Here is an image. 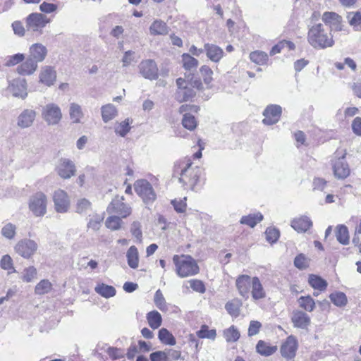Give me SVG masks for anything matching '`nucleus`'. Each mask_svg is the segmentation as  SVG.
Segmentation results:
<instances>
[{
    "mask_svg": "<svg viewBox=\"0 0 361 361\" xmlns=\"http://www.w3.org/2000/svg\"><path fill=\"white\" fill-rule=\"evenodd\" d=\"M202 169L193 165L190 158H183L177 161L173 166V177L178 178L183 185L193 190L200 181Z\"/></svg>",
    "mask_w": 361,
    "mask_h": 361,
    "instance_id": "f257e3e1",
    "label": "nucleus"
},
{
    "mask_svg": "<svg viewBox=\"0 0 361 361\" xmlns=\"http://www.w3.org/2000/svg\"><path fill=\"white\" fill-rule=\"evenodd\" d=\"M235 286L239 294L247 299L251 295L253 300H262L266 298V291L258 277L240 275L235 281Z\"/></svg>",
    "mask_w": 361,
    "mask_h": 361,
    "instance_id": "f03ea898",
    "label": "nucleus"
},
{
    "mask_svg": "<svg viewBox=\"0 0 361 361\" xmlns=\"http://www.w3.org/2000/svg\"><path fill=\"white\" fill-rule=\"evenodd\" d=\"M308 43L316 49H325L334 44L333 35L327 25L317 23L310 27L307 33Z\"/></svg>",
    "mask_w": 361,
    "mask_h": 361,
    "instance_id": "7ed1b4c3",
    "label": "nucleus"
},
{
    "mask_svg": "<svg viewBox=\"0 0 361 361\" xmlns=\"http://www.w3.org/2000/svg\"><path fill=\"white\" fill-rule=\"evenodd\" d=\"M173 262L176 267V272L180 278H186L197 274L200 268L196 260L188 255H175Z\"/></svg>",
    "mask_w": 361,
    "mask_h": 361,
    "instance_id": "20e7f679",
    "label": "nucleus"
},
{
    "mask_svg": "<svg viewBox=\"0 0 361 361\" xmlns=\"http://www.w3.org/2000/svg\"><path fill=\"white\" fill-rule=\"evenodd\" d=\"M177 91L176 92V99L179 102H183L192 99L195 95L194 88L200 90L202 87L200 80H195L193 82H189L182 78L176 80Z\"/></svg>",
    "mask_w": 361,
    "mask_h": 361,
    "instance_id": "39448f33",
    "label": "nucleus"
},
{
    "mask_svg": "<svg viewBox=\"0 0 361 361\" xmlns=\"http://www.w3.org/2000/svg\"><path fill=\"white\" fill-rule=\"evenodd\" d=\"M134 189L137 195L142 198L145 204H151L157 198V195L149 181L140 179L135 182Z\"/></svg>",
    "mask_w": 361,
    "mask_h": 361,
    "instance_id": "423d86ee",
    "label": "nucleus"
},
{
    "mask_svg": "<svg viewBox=\"0 0 361 361\" xmlns=\"http://www.w3.org/2000/svg\"><path fill=\"white\" fill-rule=\"evenodd\" d=\"M47 196L42 192H36L29 199V209L35 216H43L47 213Z\"/></svg>",
    "mask_w": 361,
    "mask_h": 361,
    "instance_id": "0eeeda50",
    "label": "nucleus"
},
{
    "mask_svg": "<svg viewBox=\"0 0 361 361\" xmlns=\"http://www.w3.org/2000/svg\"><path fill=\"white\" fill-rule=\"evenodd\" d=\"M42 117L48 126L58 125L62 119L61 109L55 103H49L42 109Z\"/></svg>",
    "mask_w": 361,
    "mask_h": 361,
    "instance_id": "6e6552de",
    "label": "nucleus"
},
{
    "mask_svg": "<svg viewBox=\"0 0 361 361\" xmlns=\"http://www.w3.org/2000/svg\"><path fill=\"white\" fill-rule=\"evenodd\" d=\"M123 196L115 197L107 207V212L109 214H118L122 218H126L131 212V207L126 204Z\"/></svg>",
    "mask_w": 361,
    "mask_h": 361,
    "instance_id": "1a4fd4ad",
    "label": "nucleus"
},
{
    "mask_svg": "<svg viewBox=\"0 0 361 361\" xmlns=\"http://www.w3.org/2000/svg\"><path fill=\"white\" fill-rule=\"evenodd\" d=\"M37 243L31 239H23L17 243L15 246L16 252L21 257L29 259L37 251Z\"/></svg>",
    "mask_w": 361,
    "mask_h": 361,
    "instance_id": "9d476101",
    "label": "nucleus"
},
{
    "mask_svg": "<svg viewBox=\"0 0 361 361\" xmlns=\"http://www.w3.org/2000/svg\"><path fill=\"white\" fill-rule=\"evenodd\" d=\"M27 27L32 32H42V30L49 23L48 18L39 13H33L27 18Z\"/></svg>",
    "mask_w": 361,
    "mask_h": 361,
    "instance_id": "9b49d317",
    "label": "nucleus"
},
{
    "mask_svg": "<svg viewBox=\"0 0 361 361\" xmlns=\"http://www.w3.org/2000/svg\"><path fill=\"white\" fill-rule=\"evenodd\" d=\"M7 90L15 97L25 99L27 97V81L24 78L13 80L9 82Z\"/></svg>",
    "mask_w": 361,
    "mask_h": 361,
    "instance_id": "f8f14e48",
    "label": "nucleus"
},
{
    "mask_svg": "<svg viewBox=\"0 0 361 361\" xmlns=\"http://www.w3.org/2000/svg\"><path fill=\"white\" fill-rule=\"evenodd\" d=\"M57 174L63 179H69L75 176L76 167L73 161L61 158L56 167Z\"/></svg>",
    "mask_w": 361,
    "mask_h": 361,
    "instance_id": "ddd939ff",
    "label": "nucleus"
},
{
    "mask_svg": "<svg viewBox=\"0 0 361 361\" xmlns=\"http://www.w3.org/2000/svg\"><path fill=\"white\" fill-rule=\"evenodd\" d=\"M140 74L146 79L153 80L158 78V68L154 61L147 59L141 61L138 66Z\"/></svg>",
    "mask_w": 361,
    "mask_h": 361,
    "instance_id": "4468645a",
    "label": "nucleus"
},
{
    "mask_svg": "<svg viewBox=\"0 0 361 361\" xmlns=\"http://www.w3.org/2000/svg\"><path fill=\"white\" fill-rule=\"evenodd\" d=\"M298 348V343L296 338L292 335L289 336L281 346V354L286 359H293L295 356Z\"/></svg>",
    "mask_w": 361,
    "mask_h": 361,
    "instance_id": "2eb2a0df",
    "label": "nucleus"
},
{
    "mask_svg": "<svg viewBox=\"0 0 361 361\" xmlns=\"http://www.w3.org/2000/svg\"><path fill=\"white\" fill-rule=\"evenodd\" d=\"M53 200L55 209L57 212L65 213L70 206V200L67 193L61 189L56 190L54 193Z\"/></svg>",
    "mask_w": 361,
    "mask_h": 361,
    "instance_id": "dca6fc26",
    "label": "nucleus"
},
{
    "mask_svg": "<svg viewBox=\"0 0 361 361\" xmlns=\"http://www.w3.org/2000/svg\"><path fill=\"white\" fill-rule=\"evenodd\" d=\"M56 80V71L53 66H44L40 69L39 82L47 87L54 85Z\"/></svg>",
    "mask_w": 361,
    "mask_h": 361,
    "instance_id": "f3484780",
    "label": "nucleus"
},
{
    "mask_svg": "<svg viewBox=\"0 0 361 361\" xmlns=\"http://www.w3.org/2000/svg\"><path fill=\"white\" fill-rule=\"evenodd\" d=\"M282 109L280 106L272 104L268 106L264 111V116L262 122L265 125H273L276 123L281 117Z\"/></svg>",
    "mask_w": 361,
    "mask_h": 361,
    "instance_id": "a211bd4d",
    "label": "nucleus"
},
{
    "mask_svg": "<svg viewBox=\"0 0 361 361\" xmlns=\"http://www.w3.org/2000/svg\"><path fill=\"white\" fill-rule=\"evenodd\" d=\"M204 50L207 57L214 63H219L225 54L222 48L212 43H205Z\"/></svg>",
    "mask_w": 361,
    "mask_h": 361,
    "instance_id": "6ab92c4d",
    "label": "nucleus"
},
{
    "mask_svg": "<svg viewBox=\"0 0 361 361\" xmlns=\"http://www.w3.org/2000/svg\"><path fill=\"white\" fill-rule=\"evenodd\" d=\"M344 158L345 154L336 159L333 164L334 174L338 179H345L350 175V168Z\"/></svg>",
    "mask_w": 361,
    "mask_h": 361,
    "instance_id": "aec40b11",
    "label": "nucleus"
},
{
    "mask_svg": "<svg viewBox=\"0 0 361 361\" xmlns=\"http://www.w3.org/2000/svg\"><path fill=\"white\" fill-rule=\"evenodd\" d=\"M37 113L31 109H24L18 116L17 125L21 128L30 127L36 118Z\"/></svg>",
    "mask_w": 361,
    "mask_h": 361,
    "instance_id": "412c9836",
    "label": "nucleus"
},
{
    "mask_svg": "<svg viewBox=\"0 0 361 361\" xmlns=\"http://www.w3.org/2000/svg\"><path fill=\"white\" fill-rule=\"evenodd\" d=\"M291 321L295 327L302 329H307L311 322L308 314L301 310H295L293 312Z\"/></svg>",
    "mask_w": 361,
    "mask_h": 361,
    "instance_id": "4be33fe9",
    "label": "nucleus"
},
{
    "mask_svg": "<svg viewBox=\"0 0 361 361\" xmlns=\"http://www.w3.org/2000/svg\"><path fill=\"white\" fill-rule=\"evenodd\" d=\"M47 54V49L42 44L36 43L30 47V59L35 61L37 63L43 61Z\"/></svg>",
    "mask_w": 361,
    "mask_h": 361,
    "instance_id": "5701e85b",
    "label": "nucleus"
},
{
    "mask_svg": "<svg viewBox=\"0 0 361 361\" xmlns=\"http://www.w3.org/2000/svg\"><path fill=\"white\" fill-rule=\"evenodd\" d=\"M84 113L80 105L77 103H71L69 107V116L73 123H82Z\"/></svg>",
    "mask_w": 361,
    "mask_h": 361,
    "instance_id": "b1692460",
    "label": "nucleus"
},
{
    "mask_svg": "<svg viewBox=\"0 0 361 361\" xmlns=\"http://www.w3.org/2000/svg\"><path fill=\"white\" fill-rule=\"evenodd\" d=\"M278 348L264 341L259 340L256 345V352L262 356L268 357L274 354Z\"/></svg>",
    "mask_w": 361,
    "mask_h": 361,
    "instance_id": "393cba45",
    "label": "nucleus"
},
{
    "mask_svg": "<svg viewBox=\"0 0 361 361\" xmlns=\"http://www.w3.org/2000/svg\"><path fill=\"white\" fill-rule=\"evenodd\" d=\"M322 20L326 24H329L336 30H341V18L334 12H325L322 16Z\"/></svg>",
    "mask_w": 361,
    "mask_h": 361,
    "instance_id": "a878e982",
    "label": "nucleus"
},
{
    "mask_svg": "<svg viewBox=\"0 0 361 361\" xmlns=\"http://www.w3.org/2000/svg\"><path fill=\"white\" fill-rule=\"evenodd\" d=\"M37 68V63L33 59H27L24 63L17 67V72L20 75H29L35 73Z\"/></svg>",
    "mask_w": 361,
    "mask_h": 361,
    "instance_id": "bb28decb",
    "label": "nucleus"
},
{
    "mask_svg": "<svg viewBox=\"0 0 361 361\" xmlns=\"http://www.w3.org/2000/svg\"><path fill=\"white\" fill-rule=\"evenodd\" d=\"M311 220L307 216L295 219L291 222V226L298 232H305L312 226Z\"/></svg>",
    "mask_w": 361,
    "mask_h": 361,
    "instance_id": "cd10ccee",
    "label": "nucleus"
},
{
    "mask_svg": "<svg viewBox=\"0 0 361 361\" xmlns=\"http://www.w3.org/2000/svg\"><path fill=\"white\" fill-rule=\"evenodd\" d=\"M168 31V26L161 20H154L149 27V32L152 35H166Z\"/></svg>",
    "mask_w": 361,
    "mask_h": 361,
    "instance_id": "c85d7f7f",
    "label": "nucleus"
},
{
    "mask_svg": "<svg viewBox=\"0 0 361 361\" xmlns=\"http://www.w3.org/2000/svg\"><path fill=\"white\" fill-rule=\"evenodd\" d=\"M126 258L128 266L132 269H137L139 265V254L137 248L132 245L126 252Z\"/></svg>",
    "mask_w": 361,
    "mask_h": 361,
    "instance_id": "c756f323",
    "label": "nucleus"
},
{
    "mask_svg": "<svg viewBox=\"0 0 361 361\" xmlns=\"http://www.w3.org/2000/svg\"><path fill=\"white\" fill-rule=\"evenodd\" d=\"M102 117L104 123L114 119L118 114L116 106L111 104L104 105L101 108Z\"/></svg>",
    "mask_w": 361,
    "mask_h": 361,
    "instance_id": "7c9ffc66",
    "label": "nucleus"
},
{
    "mask_svg": "<svg viewBox=\"0 0 361 361\" xmlns=\"http://www.w3.org/2000/svg\"><path fill=\"white\" fill-rule=\"evenodd\" d=\"M336 237L342 245H348L350 242V235L346 226L341 224L336 228Z\"/></svg>",
    "mask_w": 361,
    "mask_h": 361,
    "instance_id": "2f4dec72",
    "label": "nucleus"
},
{
    "mask_svg": "<svg viewBox=\"0 0 361 361\" xmlns=\"http://www.w3.org/2000/svg\"><path fill=\"white\" fill-rule=\"evenodd\" d=\"M146 317L148 324L152 329H157L161 325L162 317L159 312L151 311L147 314Z\"/></svg>",
    "mask_w": 361,
    "mask_h": 361,
    "instance_id": "473e14b6",
    "label": "nucleus"
},
{
    "mask_svg": "<svg viewBox=\"0 0 361 361\" xmlns=\"http://www.w3.org/2000/svg\"><path fill=\"white\" fill-rule=\"evenodd\" d=\"M347 19L355 30L361 31V8L355 12L348 13Z\"/></svg>",
    "mask_w": 361,
    "mask_h": 361,
    "instance_id": "72a5a7b5",
    "label": "nucleus"
},
{
    "mask_svg": "<svg viewBox=\"0 0 361 361\" xmlns=\"http://www.w3.org/2000/svg\"><path fill=\"white\" fill-rule=\"evenodd\" d=\"M263 219V215L259 213L250 214L247 216H243L240 219V224L247 225L251 228L255 227L259 222Z\"/></svg>",
    "mask_w": 361,
    "mask_h": 361,
    "instance_id": "f704fd0d",
    "label": "nucleus"
},
{
    "mask_svg": "<svg viewBox=\"0 0 361 361\" xmlns=\"http://www.w3.org/2000/svg\"><path fill=\"white\" fill-rule=\"evenodd\" d=\"M308 283L314 289H317L320 291L326 290L327 287V282L320 276L314 274H310L309 276Z\"/></svg>",
    "mask_w": 361,
    "mask_h": 361,
    "instance_id": "c9c22d12",
    "label": "nucleus"
},
{
    "mask_svg": "<svg viewBox=\"0 0 361 361\" xmlns=\"http://www.w3.org/2000/svg\"><path fill=\"white\" fill-rule=\"evenodd\" d=\"M154 302L156 307L161 312H167L169 310L170 304L166 302L161 291L159 289L155 292L154 297Z\"/></svg>",
    "mask_w": 361,
    "mask_h": 361,
    "instance_id": "e433bc0d",
    "label": "nucleus"
},
{
    "mask_svg": "<svg viewBox=\"0 0 361 361\" xmlns=\"http://www.w3.org/2000/svg\"><path fill=\"white\" fill-rule=\"evenodd\" d=\"M94 290L96 293L106 298L114 296L116 292L113 286L104 283L98 284Z\"/></svg>",
    "mask_w": 361,
    "mask_h": 361,
    "instance_id": "4c0bfd02",
    "label": "nucleus"
},
{
    "mask_svg": "<svg viewBox=\"0 0 361 361\" xmlns=\"http://www.w3.org/2000/svg\"><path fill=\"white\" fill-rule=\"evenodd\" d=\"M329 298L332 303L336 307H342L345 306L348 303L347 296L343 292L337 291L332 293L330 294Z\"/></svg>",
    "mask_w": 361,
    "mask_h": 361,
    "instance_id": "58836bf2",
    "label": "nucleus"
},
{
    "mask_svg": "<svg viewBox=\"0 0 361 361\" xmlns=\"http://www.w3.org/2000/svg\"><path fill=\"white\" fill-rule=\"evenodd\" d=\"M158 337L160 341L165 345H175L176 343V338L173 334L165 328H162L159 331Z\"/></svg>",
    "mask_w": 361,
    "mask_h": 361,
    "instance_id": "ea45409f",
    "label": "nucleus"
},
{
    "mask_svg": "<svg viewBox=\"0 0 361 361\" xmlns=\"http://www.w3.org/2000/svg\"><path fill=\"white\" fill-rule=\"evenodd\" d=\"M299 306L307 312H312L315 308V302L310 295L300 296L298 300Z\"/></svg>",
    "mask_w": 361,
    "mask_h": 361,
    "instance_id": "a19ab883",
    "label": "nucleus"
},
{
    "mask_svg": "<svg viewBox=\"0 0 361 361\" xmlns=\"http://www.w3.org/2000/svg\"><path fill=\"white\" fill-rule=\"evenodd\" d=\"M242 303L239 300L234 299L228 302L225 305V308L230 315L237 317L240 314V307Z\"/></svg>",
    "mask_w": 361,
    "mask_h": 361,
    "instance_id": "79ce46f5",
    "label": "nucleus"
},
{
    "mask_svg": "<svg viewBox=\"0 0 361 361\" xmlns=\"http://www.w3.org/2000/svg\"><path fill=\"white\" fill-rule=\"evenodd\" d=\"M182 63L183 68L187 71L195 69L199 64L198 60L189 54L182 55Z\"/></svg>",
    "mask_w": 361,
    "mask_h": 361,
    "instance_id": "37998d69",
    "label": "nucleus"
},
{
    "mask_svg": "<svg viewBox=\"0 0 361 361\" xmlns=\"http://www.w3.org/2000/svg\"><path fill=\"white\" fill-rule=\"evenodd\" d=\"M250 60L257 65H265L268 61V55L262 51H255L250 54Z\"/></svg>",
    "mask_w": 361,
    "mask_h": 361,
    "instance_id": "c03bdc74",
    "label": "nucleus"
},
{
    "mask_svg": "<svg viewBox=\"0 0 361 361\" xmlns=\"http://www.w3.org/2000/svg\"><path fill=\"white\" fill-rule=\"evenodd\" d=\"M240 336V332L235 326H231L224 331V336L227 342H235Z\"/></svg>",
    "mask_w": 361,
    "mask_h": 361,
    "instance_id": "a18cd8bd",
    "label": "nucleus"
},
{
    "mask_svg": "<svg viewBox=\"0 0 361 361\" xmlns=\"http://www.w3.org/2000/svg\"><path fill=\"white\" fill-rule=\"evenodd\" d=\"M123 221L121 217L117 216H109L105 221V225L106 228L111 231H118L121 228Z\"/></svg>",
    "mask_w": 361,
    "mask_h": 361,
    "instance_id": "49530a36",
    "label": "nucleus"
},
{
    "mask_svg": "<svg viewBox=\"0 0 361 361\" xmlns=\"http://www.w3.org/2000/svg\"><path fill=\"white\" fill-rule=\"evenodd\" d=\"M51 289V283L47 279H43L36 285L35 292L37 295H44L50 292Z\"/></svg>",
    "mask_w": 361,
    "mask_h": 361,
    "instance_id": "de8ad7c7",
    "label": "nucleus"
},
{
    "mask_svg": "<svg viewBox=\"0 0 361 361\" xmlns=\"http://www.w3.org/2000/svg\"><path fill=\"white\" fill-rule=\"evenodd\" d=\"M1 235L8 240H12L16 234V226L12 223H6L1 230Z\"/></svg>",
    "mask_w": 361,
    "mask_h": 361,
    "instance_id": "09e8293b",
    "label": "nucleus"
},
{
    "mask_svg": "<svg viewBox=\"0 0 361 361\" xmlns=\"http://www.w3.org/2000/svg\"><path fill=\"white\" fill-rule=\"evenodd\" d=\"M130 123L131 121L126 118L123 121L117 123L115 126V133L121 137H124L130 130Z\"/></svg>",
    "mask_w": 361,
    "mask_h": 361,
    "instance_id": "8fccbe9b",
    "label": "nucleus"
},
{
    "mask_svg": "<svg viewBox=\"0 0 361 361\" xmlns=\"http://www.w3.org/2000/svg\"><path fill=\"white\" fill-rule=\"evenodd\" d=\"M197 336L200 338H209L214 340L216 336L215 329H209L208 326L202 325L200 329L197 331Z\"/></svg>",
    "mask_w": 361,
    "mask_h": 361,
    "instance_id": "3c124183",
    "label": "nucleus"
},
{
    "mask_svg": "<svg viewBox=\"0 0 361 361\" xmlns=\"http://www.w3.org/2000/svg\"><path fill=\"white\" fill-rule=\"evenodd\" d=\"M182 124L186 129L193 130L196 128L197 123L194 116L190 114L185 113L182 119Z\"/></svg>",
    "mask_w": 361,
    "mask_h": 361,
    "instance_id": "603ef678",
    "label": "nucleus"
},
{
    "mask_svg": "<svg viewBox=\"0 0 361 361\" xmlns=\"http://www.w3.org/2000/svg\"><path fill=\"white\" fill-rule=\"evenodd\" d=\"M201 76L203 78L204 83L207 85H210L213 80V71L207 65H203L200 68Z\"/></svg>",
    "mask_w": 361,
    "mask_h": 361,
    "instance_id": "864d4df0",
    "label": "nucleus"
},
{
    "mask_svg": "<svg viewBox=\"0 0 361 361\" xmlns=\"http://www.w3.org/2000/svg\"><path fill=\"white\" fill-rule=\"evenodd\" d=\"M37 274L36 268L30 266L23 270L21 279L24 282L29 283L36 278Z\"/></svg>",
    "mask_w": 361,
    "mask_h": 361,
    "instance_id": "5fc2aeb1",
    "label": "nucleus"
},
{
    "mask_svg": "<svg viewBox=\"0 0 361 361\" xmlns=\"http://www.w3.org/2000/svg\"><path fill=\"white\" fill-rule=\"evenodd\" d=\"M1 267L4 270H8V274L16 272V269L13 266V260L8 255H5L2 257L0 262Z\"/></svg>",
    "mask_w": 361,
    "mask_h": 361,
    "instance_id": "6e6d98bb",
    "label": "nucleus"
},
{
    "mask_svg": "<svg viewBox=\"0 0 361 361\" xmlns=\"http://www.w3.org/2000/svg\"><path fill=\"white\" fill-rule=\"evenodd\" d=\"M294 265L299 269H305L309 266V259L305 255L300 254L295 257Z\"/></svg>",
    "mask_w": 361,
    "mask_h": 361,
    "instance_id": "4d7b16f0",
    "label": "nucleus"
},
{
    "mask_svg": "<svg viewBox=\"0 0 361 361\" xmlns=\"http://www.w3.org/2000/svg\"><path fill=\"white\" fill-rule=\"evenodd\" d=\"M186 200L187 198L185 197L183 198L175 199L171 201V204L178 213H183L185 212L187 207Z\"/></svg>",
    "mask_w": 361,
    "mask_h": 361,
    "instance_id": "13d9d810",
    "label": "nucleus"
},
{
    "mask_svg": "<svg viewBox=\"0 0 361 361\" xmlns=\"http://www.w3.org/2000/svg\"><path fill=\"white\" fill-rule=\"evenodd\" d=\"M190 288L195 292L204 293L206 291V288L204 283L198 279H191L188 281Z\"/></svg>",
    "mask_w": 361,
    "mask_h": 361,
    "instance_id": "bf43d9fd",
    "label": "nucleus"
},
{
    "mask_svg": "<svg viewBox=\"0 0 361 361\" xmlns=\"http://www.w3.org/2000/svg\"><path fill=\"white\" fill-rule=\"evenodd\" d=\"M265 235L267 240L270 243H274L279 238V231L274 228H268L266 230Z\"/></svg>",
    "mask_w": 361,
    "mask_h": 361,
    "instance_id": "052dcab7",
    "label": "nucleus"
},
{
    "mask_svg": "<svg viewBox=\"0 0 361 361\" xmlns=\"http://www.w3.org/2000/svg\"><path fill=\"white\" fill-rule=\"evenodd\" d=\"M91 203L87 199H81L79 200L77 206H76V212L80 214H83L87 212L89 209H90Z\"/></svg>",
    "mask_w": 361,
    "mask_h": 361,
    "instance_id": "680f3d73",
    "label": "nucleus"
},
{
    "mask_svg": "<svg viewBox=\"0 0 361 361\" xmlns=\"http://www.w3.org/2000/svg\"><path fill=\"white\" fill-rule=\"evenodd\" d=\"M106 352L114 360H118L124 357V352L120 348L108 347Z\"/></svg>",
    "mask_w": 361,
    "mask_h": 361,
    "instance_id": "e2e57ef3",
    "label": "nucleus"
},
{
    "mask_svg": "<svg viewBox=\"0 0 361 361\" xmlns=\"http://www.w3.org/2000/svg\"><path fill=\"white\" fill-rule=\"evenodd\" d=\"M151 361H169L168 355L165 350H158L150 354Z\"/></svg>",
    "mask_w": 361,
    "mask_h": 361,
    "instance_id": "0e129e2a",
    "label": "nucleus"
},
{
    "mask_svg": "<svg viewBox=\"0 0 361 361\" xmlns=\"http://www.w3.org/2000/svg\"><path fill=\"white\" fill-rule=\"evenodd\" d=\"M262 328V324L258 321H251L248 327L247 334L248 336H253L257 335Z\"/></svg>",
    "mask_w": 361,
    "mask_h": 361,
    "instance_id": "69168bd1",
    "label": "nucleus"
},
{
    "mask_svg": "<svg viewBox=\"0 0 361 361\" xmlns=\"http://www.w3.org/2000/svg\"><path fill=\"white\" fill-rule=\"evenodd\" d=\"M130 231L132 235L139 241H141L142 233L141 231V225L138 221H134L131 225Z\"/></svg>",
    "mask_w": 361,
    "mask_h": 361,
    "instance_id": "338daca9",
    "label": "nucleus"
},
{
    "mask_svg": "<svg viewBox=\"0 0 361 361\" xmlns=\"http://www.w3.org/2000/svg\"><path fill=\"white\" fill-rule=\"evenodd\" d=\"M104 217L100 215L94 216L88 222V227L94 230H99L100 224L103 221Z\"/></svg>",
    "mask_w": 361,
    "mask_h": 361,
    "instance_id": "774afa93",
    "label": "nucleus"
}]
</instances>
